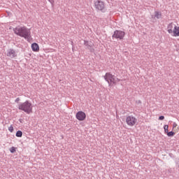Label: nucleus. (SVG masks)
Segmentation results:
<instances>
[{
  "label": "nucleus",
  "instance_id": "1",
  "mask_svg": "<svg viewBox=\"0 0 179 179\" xmlns=\"http://www.w3.org/2000/svg\"><path fill=\"white\" fill-rule=\"evenodd\" d=\"M15 34L19 36L20 37L24 38L27 41L31 40V32L30 29H27L26 27H16L13 29Z\"/></svg>",
  "mask_w": 179,
  "mask_h": 179
},
{
  "label": "nucleus",
  "instance_id": "2",
  "mask_svg": "<svg viewBox=\"0 0 179 179\" xmlns=\"http://www.w3.org/2000/svg\"><path fill=\"white\" fill-rule=\"evenodd\" d=\"M18 109L27 114H31L33 113V104L29 101H26L18 106Z\"/></svg>",
  "mask_w": 179,
  "mask_h": 179
},
{
  "label": "nucleus",
  "instance_id": "3",
  "mask_svg": "<svg viewBox=\"0 0 179 179\" xmlns=\"http://www.w3.org/2000/svg\"><path fill=\"white\" fill-rule=\"evenodd\" d=\"M103 78L105 80L108 82L109 86H111V85H115L117 82H120V80L118 78H115V76L110 73H106Z\"/></svg>",
  "mask_w": 179,
  "mask_h": 179
},
{
  "label": "nucleus",
  "instance_id": "4",
  "mask_svg": "<svg viewBox=\"0 0 179 179\" xmlns=\"http://www.w3.org/2000/svg\"><path fill=\"white\" fill-rule=\"evenodd\" d=\"M94 8L96 10L106 13L107 9L106 8V4L101 0H96L94 1Z\"/></svg>",
  "mask_w": 179,
  "mask_h": 179
},
{
  "label": "nucleus",
  "instance_id": "5",
  "mask_svg": "<svg viewBox=\"0 0 179 179\" xmlns=\"http://www.w3.org/2000/svg\"><path fill=\"white\" fill-rule=\"evenodd\" d=\"M125 37V31L121 30H115L112 35L113 38H116V40H124Z\"/></svg>",
  "mask_w": 179,
  "mask_h": 179
},
{
  "label": "nucleus",
  "instance_id": "6",
  "mask_svg": "<svg viewBox=\"0 0 179 179\" xmlns=\"http://www.w3.org/2000/svg\"><path fill=\"white\" fill-rule=\"evenodd\" d=\"M138 122V119L136 117L129 115L126 118V123L129 127H134Z\"/></svg>",
  "mask_w": 179,
  "mask_h": 179
},
{
  "label": "nucleus",
  "instance_id": "7",
  "mask_svg": "<svg viewBox=\"0 0 179 179\" xmlns=\"http://www.w3.org/2000/svg\"><path fill=\"white\" fill-rule=\"evenodd\" d=\"M84 45L86 50H89L90 52H94V43H93V42L84 41Z\"/></svg>",
  "mask_w": 179,
  "mask_h": 179
},
{
  "label": "nucleus",
  "instance_id": "8",
  "mask_svg": "<svg viewBox=\"0 0 179 179\" xmlns=\"http://www.w3.org/2000/svg\"><path fill=\"white\" fill-rule=\"evenodd\" d=\"M76 117L78 121H85L86 120V113L83 111H78Z\"/></svg>",
  "mask_w": 179,
  "mask_h": 179
},
{
  "label": "nucleus",
  "instance_id": "9",
  "mask_svg": "<svg viewBox=\"0 0 179 179\" xmlns=\"http://www.w3.org/2000/svg\"><path fill=\"white\" fill-rule=\"evenodd\" d=\"M7 57H9L10 58H15V57H17V55H16L15 50L9 49L7 50Z\"/></svg>",
  "mask_w": 179,
  "mask_h": 179
},
{
  "label": "nucleus",
  "instance_id": "10",
  "mask_svg": "<svg viewBox=\"0 0 179 179\" xmlns=\"http://www.w3.org/2000/svg\"><path fill=\"white\" fill-rule=\"evenodd\" d=\"M176 24L171 22L167 26V31L169 34H173V31L174 30V27H176Z\"/></svg>",
  "mask_w": 179,
  "mask_h": 179
},
{
  "label": "nucleus",
  "instance_id": "11",
  "mask_svg": "<svg viewBox=\"0 0 179 179\" xmlns=\"http://www.w3.org/2000/svg\"><path fill=\"white\" fill-rule=\"evenodd\" d=\"M162 11H155L154 15H151L152 19H162Z\"/></svg>",
  "mask_w": 179,
  "mask_h": 179
},
{
  "label": "nucleus",
  "instance_id": "12",
  "mask_svg": "<svg viewBox=\"0 0 179 179\" xmlns=\"http://www.w3.org/2000/svg\"><path fill=\"white\" fill-rule=\"evenodd\" d=\"M171 36H173V37H179V27H174Z\"/></svg>",
  "mask_w": 179,
  "mask_h": 179
},
{
  "label": "nucleus",
  "instance_id": "13",
  "mask_svg": "<svg viewBox=\"0 0 179 179\" xmlns=\"http://www.w3.org/2000/svg\"><path fill=\"white\" fill-rule=\"evenodd\" d=\"M31 48L32 51H34V52L40 51V47L38 46V44H37L36 43H34L31 44Z\"/></svg>",
  "mask_w": 179,
  "mask_h": 179
},
{
  "label": "nucleus",
  "instance_id": "14",
  "mask_svg": "<svg viewBox=\"0 0 179 179\" xmlns=\"http://www.w3.org/2000/svg\"><path fill=\"white\" fill-rule=\"evenodd\" d=\"M172 130L173 131V132H177L178 131V127H177V123L173 122Z\"/></svg>",
  "mask_w": 179,
  "mask_h": 179
},
{
  "label": "nucleus",
  "instance_id": "15",
  "mask_svg": "<svg viewBox=\"0 0 179 179\" xmlns=\"http://www.w3.org/2000/svg\"><path fill=\"white\" fill-rule=\"evenodd\" d=\"M15 136H17V138H22V136H23V132H22V131H17Z\"/></svg>",
  "mask_w": 179,
  "mask_h": 179
},
{
  "label": "nucleus",
  "instance_id": "16",
  "mask_svg": "<svg viewBox=\"0 0 179 179\" xmlns=\"http://www.w3.org/2000/svg\"><path fill=\"white\" fill-rule=\"evenodd\" d=\"M166 134L168 136H174V135H176V131H168Z\"/></svg>",
  "mask_w": 179,
  "mask_h": 179
},
{
  "label": "nucleus",
  "instance_id": "17",
  "mask_svg": "<svg viewBox=\"0 0 179 179\" xmlns=\"http://www.w3.org/2000/svg\"><path fill=\"white\" fill-rule=\"evenodd\" d=\"M164 132L167 134L169 132V125L166 124L164 126Z\"/></svg>",
  "mask_w": 179,
  "mask_h": 179
},
{
  "label": "nucleus",
  "instance_id": "18",
  "mask_svg": "<svg viewBox=\"0 0 179 179\" xmlns=\"http://www.w3.org/2000/svg\"><path fill=\"white\" fill-rule=\"evenodd\" d=\"M10 153H15V152H16V148H15V147L10 148Z\"/></svg>",
  "mask_w": 179,
  "mask_h": 179
},
{
  "label": "nucleus",
  "instance_id": "19",
  "mask_svg": "<svg viewBox=\"0 0 179 179\" xmlns=\"http://www.w3.org/2000/svg\"><path fill=\"white\" fill-rule=\"evenodd\" d=\"M8 131H9L10 132H13V131H14L13 126H10V127H8Z\"/></svg>",
  "mask_w": 179,
  "mask_h": 179
},
{
  "label": "nucleus",
  "instance_id": "20",
  "mask_svg": "<svg viewBox=\"0 0 179 179\" xmlns=\"http://www.w3.org/2000/svg\"><path fill=\"white\" fill-rule=\"evenodd\" d=\"M159 121H163V120H164V116H159Z\"/></svg>",
  "mask_w": 179,
  "mask_h": 179
},
{
  "label": "nucleus",
  "instance_id": "21",
  "mask_svg": "<svg viewBox=\"0 0 179 179\" xmlns=\"http://www.w3.org/2000/svg\"><path fill=\"white\" fill-rule=\"evenodd\" d=\"M48 1L51 3V5L54 3V0H48Z\"/></svg>",
  "mask_w": 179,
  "mask_h": 179
},
{
  "label": "nucleus",
  "instance_id": "22",
  "mask_svg": "<svg viewBox=\"0 0 179 179\" xmlns=\"http://www.w3.org/2000/svg\"><path fill=\"white\" fill-rule=\"evenodd\" d=\"M15 101H16V103H19V101H20V99L17 98V99H15Z\"/></svg>",
  "mask_w": 179,
  "mask_h": 179
},
{
  "label": "nucleus",
  "instance_id": "23",
  "mask_svg": "<svg viewBox=\"0 0 179 179\" xmlns=\"http://www.w3.org/2000/svg\"><path fill=\"white\" fill-rule=\"evenodd\" d=\"M72 45H73V42H71Z\"/></svg>",
  "mask_w": 179,
  "mask_h": 179
},
{
  "label": "nucleus",
  "instance_id": "24",
  "mask_svg": "<svg viewBox=\"0 0 179 179\" xmlns=\"http://www.w3.org/2000/svg\"><path fill=\"white\" fill-rule=\"evenodd\" d=\"M72 50H73V48H72Z\"/></svg>",
  "mask_w": 179,
  "mask_h": 179
}]
</instances>
